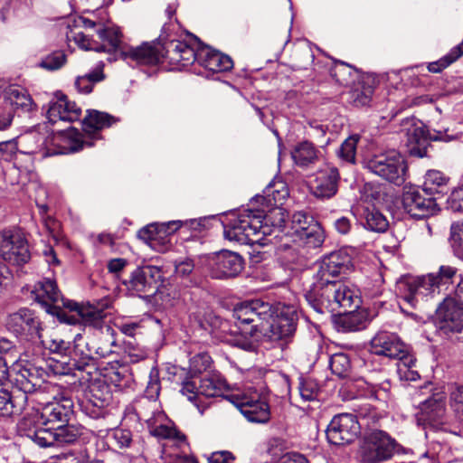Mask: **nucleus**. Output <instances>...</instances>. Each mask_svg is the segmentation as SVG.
I'll return each instance as SVG.
<instances>
[{
	"label": "nucleus",
	"instance_id": "obj_18",
	"mask_svg": "<svg viewBox=\"0 0 463 463\" xmlns=\"http://www.w3.org/2000/svg\"><path fill=\"white\" fill-rule=\"evenodd\" d=\"M161 269L155 266H144L137 268L130 276L126 285L129 290L137 295L146 297L153 296L161 285Z\"/></svg>",
	"mask_w": 463,
	"mask_h": 463
},
{
	"label": "nucleus",
	"instance_id": "obj_15",
	"mask_svg": "<svg viewBox=\"0 0 463 463\" xmlns=\"http://www.w3.org/2000/svg\"><path fill=\"white\" fill-rule=\"evenodd\" d=\"M97 35L102 43L90 38L83 33H76L71 36L74 43L85 51H95L97 52H117L120 44V37L123 36L118 27L109 26L97 29Z\"/></svg>",
	"mask_w": 463,
	"mask_h": 463
},
{
	"label": "nucleus",
	"instance_id": "obj_54",
	"mask_svg": "<svg viewBox=\"0 0 463 463\" xmlns=\"http://www.w3.org/2000/svg\"><path fill=\"white\" fill-rule=\"evenodd\" d=\"M309 220H314V218L307 213L303 211L295 213L291 217L292 237L298 234L299 230L306 229L307 225L310 224Z\"/></svg>",
	"mask_w": 463,
	"mask_h": 463
},
{
	"label": "nucleus",
	"instance_id": "obj_11",
	"mask_svg": "<svg viewBox=\"0 0 463 463\" xmlns=\"http://www.w3.org/2000/svg\"><path fill=\"white\" fill-rule=\"evenodd\" d=\"M49 367L59 374H75V371L95 368V359L90 349H49Z\"/></svg>",
	"mask_w": 463,
	"mask_h": 463
},
{
	"label": "nucleus",
	"instance_id": "obj_51",
	"mask_svg": "<svg viewBox=\"0 0 463 463\" xmlns=\"http://www.w3.org/2000/svg\"><path fill=\"white\" fill-rule=\"evenodd\" d=\"M161 390V384L159 380L158 372L152 370L149 374V380L147 382L145 393L142 398H147L149 400L156 401L158 399Z\"/></svg>",
	"mask_w": 463,
	"mask_h": 463
},
{
	"label": "nucleus",
	"instance_id": "obj_12",
	"mask_svg": "<svg viewBox=\"0 0 463 463\" xmlns=\"http://www.w3.org/2000/svg\"><path fill=\"white\" fill-rule=\"evenodd\" d=\"M112 402V392L105 379H91L78 403L80 411L92 419L104 417Z\"/></svg>",
	"mask_w": 463,
	"mask_h": 463
},
{
	"label": "nucleus",
	"instance_id": "obj_7",
	"mask_svg": "<svg viewBox=\"0 0 463 463\" xmlns=\"http://www.w3.org/2000/svg\"><path fill=\"white\" fill-rule=\"evenodd\" d=\"M259 389L249 387L246 392L232 393L226 399L234 404L248 420L265 423L270 418V409L263 391L264 383Z\"/></svg>",
	"mask_w": 463,
	"mask_h": 463
},
{
	"label": "nucleus",
	"instance_id": "obj_53",
	"mask_svg": "<svg viewBox=\"0 0 463 463\" xmlns=\"http://www.w3.org/2000/svg\"><path fill=\"white\" fill-rule=\"evenodd\" d=\"M194 269V260L190 258H186L181 260H176L175 264V276L181 279H190Z\"/></svg>",
	"mask_w": 463,
	"mask_h": 463
},
{
	"label": "nucleus",
	"instance_id": "obj_22",
	"mask_svg": "<svg viewBox=\"0 0 463 463\" xmlns=\"http://www.w3.org/2000/svg\"><path fill=\"white\" fill-rule=\"evenodd\" d=\"M436 319L441 329L458 332L463 327V306L455 298H446L436 309Z\"/></svg>",
	"mask_w": 463,
	"mask_h": 463
},
{
	"label": "nucleus",
	"instance_id": "obj_45",
	"mask_svg": "<svg viewBox=\"0 0 463 463\" xmlns=\"http://www.w3.org/2000/svg\"><path fill=\"white\" fill-rule=\"evenodd\" d=\"M103 78L102 67H98L92 72L78 77L75 86L79 92L88 94L92 91L94 84L102 80Z\"/></svg>",
	"mask_w": 463,
	"mask_h": 463
},
{
	"label": "nucleus",
	"instance_id": "obj_48",
	"mask_svg": "<svg viewBox=\"0 0 463 463\" xmlns=\"http://www.w3.org/2000/svg\"><path fill=\"white\" fill-rule=\"evenodd\" d=\"M450 243L455 255L463 260V222H458L451 225Z\"/></svg>",
	"mask_w": 463,
	"mask_h": 463
},
{
	"label": "nucleus",
	"instance_id": "obj_52",
	"mask_svg": "<svg viewBox=\"0 0 463 463\" xmlns=\"http://www.w3.org/2000/svg\"><path fill=\"white\" fill-rule=\"evenodd\" d=\"M150 433L157 438L175 439L177 440L185 439V436L176 429L165 425H159L150 430Z\"/></svg>",
	"mask_w": 463,
	"mask_h": 463
},
{
	"label": "nucleus",
	"instance_id": "obj_56",
	"mask_svg": "<svg viewBox=\"0 0 463 463\" xmlns=\"http://www.w3.org/2000/svg\"><path fill=\"white\" fill-rule=\"evenodd\" d=\"M373 89L371 85L364 86L362 90L358 88L353 91L352 97L355 106H365L371 101Z\"/></svg>",
	"mask_w": 463,
	"mask_h": 463
},
{
	"label": "nucleus",
	"instance_id": "obj_31",
	"mask_svg": "<svg viewBox=\"0 0 463 463\" xmlns=\"http://www.w3.org/2000/svg\"><path fill=\"white\" fill-rule=\"evenodd\" d=\"M52 142L58 147L55 153L68 154L81 150L85 146H90L92 144L83 139L82 135L75 129H69L53 135Z\"/></svg>",
	"mask_w": 463,
	"mask_h": 463
},
{
	"label": "nucleus",
	"instance_id": "obj_27",
	"mask_svg": "<svg viewBox=\"0 0 463 463\" xmlns=\"http://www.w3.org/2000/svg\"><path fill=\"white\" fill-rule=\"evenodd\" d=\"M43 448L61 447L76 442L82 434L81 429L74 424L63 423L59 426H49L43 433Z\"/></svg>",
	"mask_w": 463,
	"mask_h": 463
},
{
	"label": "nucleus",
	"instance_id": "obj_26",
	"mask_svg": "<svg viewBox=\"0 0 463 463\" xmlns=\"http://www.w3.org/2000/svg\"><path fill=\"white\" fill-rule=\"evenodd\" d=\"M73 402L69 398L47 402L42 409V423L49 427L59 426L70 421L73 414Z\"/></svg>",
	"mask_w": 463,
	"mask_h": 463
},
{
	"label": "nucleus",
	"instance_id": "obj_10",
	"mask_svg": "<svg viewBox=\"0 0 463 463\" xmlns=\"http://www.w3.org/2000/svg\"><path fill=\"white\" fill-rule=\"evenodd\" d=\"M365 167L383 179L402 185L407 175V165L403 156L395 150L375 155L365 162Z\"/></svg>",
	"mask_w": 463,
	"mask_h": 463
},
{
	"label": "nucleus",
	"instance_id": "obj_61",
	"mask_svg": "<svg viewBox=\"0 0 463 463\" xmlns=\"http://www.w3.org/2000/svg\"><path fill=\"white\" fill-rule=\"evenodd\" d=\"M198 385L199 379L197 378H194L192 381H186L183 383L181 392L183 394L187 395L188 399L192 401L194 398L201 395V393L198 392Z\"/></svg>",
	"mask_w": 463,
	"mask_h": 463
},
{
	"label": "nucleus",
	"instance_id": "obj_28",
	"mask_svg": "<svg viewBox=\"0 0 463 463\" xmlns=\"http://www.w3.org/2000/svg\"><path fill=\"white\" fill-rule=\"evenodd\" d=\"M80 115L81 109L64 95L51 101L47 110V118L52 124L58 121L73 122L79 120Z\"/></svg>",
	"mask_w": 463,
	"mask_h": 463
},
{
	"label": "nucleus",
	"instance_id": "obj_16",
	"mask_svg": "<svg viewBox=\"0 0 463 463\" xmlns=\"http://www.w3.org/2000/svg\"><path fill=\"white\" fill-rule=\"evenodd\" d=\"M0 256L12 265L28 262L31 254L26 240L20 233L4 231L0 234Z\"/></svg>",
	"mask_w": 463,
	"mask_h": 463
},
{
	"label": "nucleus",
	"instance_id": "obj_9",
	"mask_svg": "<svg viewBox=\"0 0 463 463\" xmlns=\"http://www.w3.org/2000/svg\"><path fill=\"white\" fill-rule=\"evenodd\" d=\"M401 445L387 432L373 430L368 432L360 448L362 463H381L400 451Z\"/></svg>",
	"mask_w": 463,
	"mask_h": 463
},
{
	"label": "nucleus",
	"instance_id": "obj_37",
	"mask_svg": "<svg viewBox=\"0 0 463 463\" xmlns=\"http://www.w3.org/2000/svg\"><path fill=\"white\" fill-rule=\"evenodd\" d=\"M291 156L296 165L306 167L317 160V150L312 143L303 141L294 147Z\"/></svg>",
	"mask_w": 463,
	"mask_h": 463
},
{
	"label": "nucleus",
	"instance_id": "obj_42",
	"mask_svg": "<svg viewBox=\"0 0 463 463\" xmlns=\"http://www.w3.org/2000/svg\"><path fill=\"white\" fill-rule=\"evenodd\" d=\"M299 395L303 402H313L318 399L321 387L318 382L309 376H300L298 386Z\"/></svg>",
	"mask_w": 463,
	"mask_h": 463
},
{
	"label": "nucleus",
	"instance_id": "obj_64",
	"mask_svg": "<svg viewBox=\"0 0 463 463\" xmlns=\"http://www.w3.org/2000/svg\"><path fill=\"white\" fill-rule=\"evenodd\" d=\"M278 463H308V460L300 453L288 452L284 454Z\"/></svg>",
	"mask_w": 463,
	"mask_h": 463
},
{
	"label": "nucleus",
	"instance_id": "obj_5",
	"mask_svg": "<svg viewBox=\"0 0 463 463\" xmlns=\"http://www.w3.org/2000/svg\"><path fill=\"white\" fill-rule=\"evenodd\" d=\"M352 266L351 256L344 250L334 251L326 256L318 265L314 283L305 294L309 306L323 298L329 287L340 284L342 281L335 279L341 274H346Z\"/></svg>",
	"mask_w": 463,
	"mask_h": 463
},
{
	"label": "nucleus",
	"instance_id": "obj_59",
	"mask_svg": "<svg viewBox=\"0 0 463 463\" xmlns=\"http://www.w3.org/2000/svg\"><path fill=\"white\" fill-rule=\"evenodd\" d=\"M191 366L196 372L205 371L211 364V356L206 353L203 352L192 357L190 359Z\"/></svg>",
	"mask_w": 463,
	"mask_h": 463
},
{
	"label": "nucleus",
	"instance_id": "obj_55",
	"mask_svg": "<svg viewBox=\"0 0 463 463\" xmlns=\"http://www.w3.org/2000/svg\"><path fill=\"white\" fill-rule=\"evenodd\" d=\"M309 225H307L306 229L299 230V232L293 236V241L298 245L302 246L308 238L317 232V230H321L322 227L320 224L315 220H309Z\"/></svg>",
	"mask_w": 463,
	"mask_h": 463
},
{
	"label": "nucleus",
	"instance_id": "obj_21",
	"mask_svg": "<svg viewBox=\"0 0 463 463\" xmlns=\"http://www.w3.org/2000/svg\"><path fill=\"white\" fill-rule=\"evenodd\" d=\"M445 399L444 393L437 392L420 402L419 411L415 414L417 424L423 428H435L440 424L446 411Z\"/></svg>",
	"mask_w": 463,
	"mask_h": 463
},
{
	"label": "nucleus",
	"instance_id": "obj_49",
	"mask_svg": "<svg viewBox=\"0 0 463 463\" xmlns=\"http://www.w3.org/2000/svg\"><path fill=\"white\" fill-rule=\"evenodd\" d=\"M359 137L356 135L351 136L346 138L341 145L338 150V156L341 159L347 163L354 164L355 162L356 146Z\"/></svg>",
	"mask_w": 463,
	"mask_h": 463
},
{
	"label": "nucleus",
	"instance_id": "obj_41",
	"mask_svg": "<svg viewBox=\"0 0 463 463\" xmlns=\"http://www.w3.org/2000/svg\"><path fill=\"white\" fill-rule=\"evenodd\" d=\"M364 226L372 232H384L389 225L385 216L375 208H366L364 211Z\"/></svg>",
	"mask_w": 463,
	"mask_h": 463
},
{
	"label": "nucleus",
	"instance_id": "obj_62",
	"mask_svg": "<svg viewBox=\"0 0 463 463\" xmlns=\"http://www.w3.org/2000/svg\"><path fill=\"white\" fill-rule=\"evenodd\" d=\"M325 241V233L323 228L321 230H317L313 235H311L307 241L304 242L301 247H306L307 249H317L321 247Z\"/></svg>",
	"mask_w": 463,
	"mask_h": 463
},
{
	"label": "nucleus",
	"instance_id": "obj_3",
	"mask_svg": "<svg viewBox=\"0 0 463 463\" xmlns=\"http://www.w3.org/2000/svg\"><path fill=\"white\" fill-rule=\"evenodd\" d=\"M165 52L169 63L176 65L178 69L192 65L195 61L213 72L228 71L233 67L232 60L226 54L208 46L201 47L195 51L187 43L176 39H173L165 46Z\"/></svg>",
	"mask_w": 463,
	"mask_h": 463
},
{
	"label": "nucleus",
	"instance_id": "obj_30",
	"mask_svg": "<svg viewBox=\"0 0 463 463\" xmlns=\"http://www.w3.org/2000/svg\"><path fill=\"white\" fill-rule=\"evenodd\" d=\"M180 228L181 224L179 221L151 223L140 229L137 232V236L151 247H156L158 241L165 240L167 236L175 232Z\"/></svg>",
	"mask_w": 463,
	"mask_h": 463
},
{
	"label": "nucleus",
	"instance_id": "obj_39",
	"mask_svg": "<svg viewBox=\"0 0 463 463\" xmlns=\"http://www.w3.org/2000/svg\"><path fill=\"white\" fill-rule=\"evenodd\" d=\"M134 411L139 421H145L150 426L158 411V402L139 397L134 402Z\"/></svg>",
	"mask_w": 463,
	"mask_h": 463
},
{
	"label": "nucleus",
	"instance_id": "obj_36",
	"mask_svg": "<svg viewBox=\"0 0 463 463\" xmlns=\"http://www.w3.org/2000/svg\"><path fill=\"white\" fill-rule=\"evenodd\" d=\"M340 317V323L345 331H359L366 327L369 317L368 313L364 309H350V311L343 312Z\"/></svg>",
	"mask_w": 463,
	"mask_h": 463
},
{
	"label": "nucleus",
	"instance_id": "obj_57",
	"mask_svg": "<svg viewBox=\"0 0 463 463\" xmlns=\"http://www.w3.org/2000/svg\"><path fill=\"white\" fill-rule=\"evenodd\" d=\"M18 150L14 139L0 142V161L10 162Z\"/></svg>",
	"mask_w": 463,
	"mask_h": 463
},
{
	"label": "nucleus",
	"instance_id": "obj_24",
	"mask_svg": "<svg viewBox=\"0 0 463 463\" xmlns=\"http://www.w3.org/2000/svg\"><path fill=\"white\" fill-rule=\"evenodd\" d=\"M39 321L29 308H21L17 312L10 314L6 319V328L17 337L27 339L28 335L37 333Z\"/></svg>",
	"mask_w": 463,
	"mask_h": 463
},
{
	"label": "nucleus",
	"instance_id": "obj_35",
	"mask_svg": "<svg viewBox=\"0 0 463 463\" xmlns=\"http://www.w3.org/2000/svg\"><path fill=\"white\" fill-rule=\"evenodd\" d=\"M407 143L411 155L423 157L426 156L428 139L425 130L419 126L412 125L406 128Z\"/></svg>",
	"mask_w": 463,
	"mask_h": 463
},
{
	"label": "nucleus",
	"instance_id": "obj_40",
	"mask_svg": "<svg viewBox=\"0 0 463 463\" xmlns=\"http://www.w3.org/2000/svg\"><path fill=\"white\" fill-rule=\"evenodd\" d=\"M107 441L118 449H130L135 445L131 430L122 428H115L108 432Z\"/></svg>",
	"mask_w": 463,
	"mask_h": 463
},
{
	"label": "nucleus",
	"instance_id": "obj_17",
	"mask_svg": "<svg viewBox=\"0 0 463 463\" xmlns=\"http://www.w3.org/2000/svg\"><path fill=\"white\" fill-rule=\"evenodd\" d=\"M208 265L212 278L222 279L239 275L243 269L244 260L236 252L222 250L209 258Z\"/></svg>",
	"mask_w": 463,
	"mask_h": 463
},
{
	"label": "nucleus",
	"instance_id": "obj_43",
	"mask_svg": "<svg viewBox=\"0 0 463 463\" xmlns=\"http://www.w3.org/2000/svg\"><path fill=\"white\" fill-rule=\"evenodd\" d=\"M373 353L379 356L398 360L399 364L408 368H411L416 362L415 357L409 352V349H375Z\"/></svg>",
	"mask_w": 463,
	"mask_h": 463
},
{
	"label": "nucleus",
	"instance_id": "obj_60",
	"mask_svg": "<svg viewBox=\"0 0 463 463\" xmlns=\"http://www.w3.org/2000/svg\"><path fill=\"white\" fill-rule=\"evenodd\" d=\"M14 118V109L4 102L0 107V131L7 129Z\"/></svg>",
	"mask_w": 463,
	"mask_h": 463
},
{
	"label": "nucleus",
	"instance_id": "obj_47",
	"mask_svg": "<svg viewBox=\"0 0 463 463\" xmlns=\"http://www.w3.org/2000/svg\"><path fill=\"white\" fill-rule=\"evenodd\" d=\"M403 345L397 334L388 331H380L371 340V347H392Z\"/></svg>",
	"mask_w": 463,
	"mask_h": 463
},
{
	"label": "nucleus",
	"instance_id": "obj_23",
	"mask_svg": "<svg viewBox=\"0 0 463 463\" xmlns=\"http://www.w3.org/2000/svg\"><path fill=\"white\" fill-rule=\"evenodd\" d=\"M47 429L48 427L42 423L41 410L34 408L27 411L17 423L18 434L30 439L41 448L43 446V433L47 432Z\"/></svg>",
	"mask_w": 463,
	"mask_h": 463
},
{
	"label": "nucleus",
	"instance_id": "obj_1",
	"mask_svg": "<svg viewBox=\"0 0 463 463\" xmlns=\"http://www.w3.org/2000/svg\"><path fill=\"white\" fill-rule=\"evenodd\" d=\"M235 330L227 332L229 324L213 311L194 313L191 316L198 326L220 338V342L233 347H250V338L258 341L268 337L269 341L289 343L296 330L297 314L292 307H282L276 316L269 303L260 299L245 301L232 311Z\"/></svg>",
	"mask_w": 463,
	"mask_h": 463
},
{
	"label": "nucleus",
	"instance_id": "obj_13",
	"mask_svg": "<svg viewBox=\"0 0 463 463\" xmlns=\"http://www.w3.org/2000/svg\"><path fill=\"white\" fill-rule=\"evenodd\" d=\"M360 424L354 414L339 413L330 420L326 430L327 441L335 446L351 444L360 434Z\"/></svg>",
	"mask_w": 463,
	"mask_h": 463
},
{
	"label": "nucleus",
	"instance_id": "obj_34",
	"mask_svg": "<svg viewBox=\"0 0 463 463\" xmlns=\"http://www.w3.org/2000/svg\"><path fill=\"white\" fill-rule=\"evenodd\" d=\"M119 122V118L107 112L90 109L83 119V128L86 132L91 134L110 128Z\"/></svg>",
	"mask_w": 463,
	"mask_h": 463
},
{
	"label": "nucleus",
	"instance_id": "obj_14",
	"mask_svg": "<svg viewBox=\"0 0 463 463\" xmlns=\"http://www.w3.org/2000/svg\"><path fill=\"white\" fill-rule=\"evenodd\" d=\"M402 204L404 212L414 219L428 218L439 211L436 199L416 186L404 188Z\"/></svg>",
	"mask_w": 463,
	"mask_h": 463
},
{
	"label": "nucleus",
	"instance_id": "obj_58",
	"mask_svg": "<svg viewBox=\"0 0 463 463\" xmlns=\"http://www.w3.org/2000/svg\"><path fill=\"white\" fill-rule=\"evenodd\" d=\"M448 208L454 213H463V186L452 191L448 199Z\"/></svg>",
	"mask_w": 463,
	"mask_h": 463
},
{
	"label": "nucleus",
	"instance_id": "obj_50",
	"mask_svg": "<svg viewBox=\"0 0 463 463\" xmlns=\"http://www.w3.org/2000/svg\"><path fill=\"white\" fill-rule=\"evenodd\" d=\"M66 62V55L62 51H55L46 55L40 62V67L48 71L61 69Z\"/></svg>",
	"mask_w": 463,
	"mask_h": 463
},
{
	"label": "nucleus",
	"instance_id": "obj_32",
	"mask_svg": "<svg viewBox=\"0 0 463 463\" xmlns=\"http://www.w3.org/2000/svg\"><path fill=\"white\" fill-rule=\"evenodd\" d=\"M5 103L13 109L28 113L35 109V104L28 91L19 85H10L5 90Z\"/></svg>",
	"mask_w": 463,
	"mask_h": 463
},
{
	"label": "nucleus",
	"instance_id": "obj_19",
	"mask_svg": "<svg viewBox=\"0 0 463 463\" xmlns=\"http://www.w3.org/2000/svg\"><path fill=\"white\" fill-rule=\"evenodd\" d=\"M165 42L160 48L149 43H143L137 47H127L122 43V36L120 37V44L117 51L120 52L123 59H130L140 65H156L163 60H167L165 46L171 42Z\"/></svg>",
	"mask_w": 463,
	"mask_h": 463
},
{
	"label": "nucleus",
	"instance_id": "obj_8",
	"mask_svg": "<svg viewBox=\"0 0 463 463\" xmlns=\"http://www.w3.org/2000/svg\"><path fill=\"white\" fill-rule=\"evenodd\" d=\"M361 298L357 292L344 282L335 286H331L326 290V296L310 306L316 312L337 313L357 309L360 307Z\"/></svg>",
	"mask_w": 463,
	"mask_h": 463
},
{
	"label": "nucleus",
	"instance_id": "obj_25",
	"mask_svg": "<svg viewBox=\"0 0 463 463\" xmlns=\"http://www.w3.org/2000/svg\"><path fill=\"white\" fill-rule=\"evenodd\" d=\"M339 180L336 167L327 166L320 170L311 184L312 194L321 200L334 197L338 191Z\"/></svg>",
	"mask_w": 463,
	"mask_h": 463
},
{
	"label": "nucleus",
	"instance_id": "obj_33",
	"mask_svg": "<svg viewBox=\"0 0 463 463\" xmlns=\"http://www.w3.org/2000/svg\"><path fill=\"white\" fill-rule=\"evenodd\" d=\"M228 390L226 380L219 373H207L199 378L198 392L205 397L222 396Z\"/></svg>",
	"mask_w": 463,
	"mask_h": 463
},
{
	"label": "nucleus",
	"instance_id": "obj_29",
	"mask_svg": "<svg viewBox=\"0 0 463 463\" xmlns=\"http://www.w3.org/2000/svg\"><path fill=\"white\" fill-rule=\"evenodd\" d=\"M28 396L15 390L0 388V417L5 419L20 415L27 404Z\"/></svg>",
	"mask_w": 463,
	"mask_h": 463
},
{
	"label": "nucleus",
	"instance_id": "obj_6",
	"mask_svg": "<svg viewBox=\"0 0 463 463\" xmlns=\"http://www.w3.org/2000/svg\"><path fill=\"white\" fill-rule=\"evenodd\" d=\"M462 274H458V269L451 265H440L437 272L417 278L409 284L410 295L406 300L411 303L419 296H427L428 294H439L442 290L449 289L450 285Z\"/></svg>",
	"mask_w": 463,
	"mask_h": 463
},
{
	"label": "nucleus",
	"instance_id": "obj_46",
	"mask_svg": "<svg viewBox=\"0 0 463 463\" xmlns=\"http://www.w3.org/2000/svg\"><path fill=\"white\" fill-rule=\"evenodd\" d=\"M329 366L333 373L339 377H345L351 369V361L346 354L338 352L330 354Z\"/></svg>",
	"mask_w": 463,
	"mask_h": 463
},
{
	"label": "nucleus",
	"instance_id": "obj_63",
	"mask_svg": "<svg viewBox=\"0 0 463 463\" xmlns=\"http://www.w3.org/2000/svg\"><path fill=\"white\" fill-rule=\"evenodd\" d=\"M234 459L232 454L229 451H215L208 458L209 463H232Z\"/></svg>",
	"mask_w": 463,
	"mask_h": 463
},
{
	"label": "nucleus",
	"instance_id": "obj_20",
	"mask_svg": "<svg viewBox=\"0 0 463 463\" xmlns=\"http://www.w3.org/2000/svg\"><path fill=\"white\" fill-rule=\"evenodd\" d=\"M42 366L28 364L20 368L11 379V383L18 390L28 394L43 392L50 388V383L44 382Z\"/></svg>",
	"mask_w": 463,
	"mask_h": 463
},
{
	"label": "nucleus",
	"instance_id": "obj_2",
	"mask_svg": "<svg viewBox=\"0 0 463 463\" xmlns=\"http://www.w3.org/2000/svg\"><path fill=\"white\" fill-rule=\"evenodd\" d=\"M32 293L48 314L56 317L62 323L75 325L81 321L85 325L98 326L104 317L102 309L92 306H80L74 301L64 299L55 280L51 279L39 281Z\"/></svg>",
	"mask_w": 463,
	"mask_h": 463
},
{
	"label": "nucleus",
	"instance_id": "obj_44",
	"mask_svg": "<svg viewBox=\"0 0 463 463\" xmlns=\"http://www.w3.org/2000/svg\"><path fill=\"white\" fill-rule=\"evenodd\" d=\"M463 55V42L455 46L450 50V52L446 54L444 57L439 59L437 61L430 62L428 65V70L430 72H440L442 70L449 66L455 61H457L459 57Z\"/></svg>",
	"mask_w": 463,
	"mask_h": 463
},
{
	"label": "nucleus",
	"instance_id": "obj_38",
	"mask_svg": "<svg viewBox=\"0 0 463 463\" xmlns=\"http://www.w3.org/2000/svg\"><path fill=\"white\" fill-rule=\"evenodd\" d=\"M448 178L438 170H430L425 175L423 190L430 195L444 194L447 190Z\"/></svg>",
	"mask_w": 463,
	"mask_h": 463
},
{
	"label": "nucleus",
	"instance_id": "obj_4",
	"mask_svg": "<svg viewBox=\"0 0 463 463\" xmlns=\"http://www.w3.org/2000/svg\"><path fill=\"white\" fill-rule=\"evenodd\" d=\"M270 232L264 209H245L231 213L223 235L230 241L246 245L260 242Z\"/></svg>",
	"mask_w": 463,
	"mask_h": 463
}]
</instances>
